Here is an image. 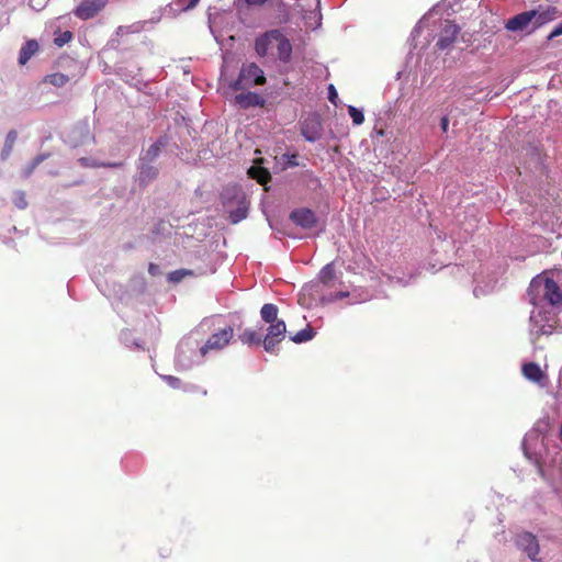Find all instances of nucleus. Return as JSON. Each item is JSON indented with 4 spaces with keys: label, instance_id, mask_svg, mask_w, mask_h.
Listing matches in <instances>:
<instances>
[{
    "label": "nucleus",
    "instance_id": "f257e3e1",
    "mask_svg": "<svg viewBox=\"0 0 562 562\" xmlns=\"http://www.w3.org/2000/svg\"><path fill=\"white\" fill-rule=\"evenodd\" d=\"M528 297L533 306L529 318L531 335L552 334L557 311L562 305V289L546 273L538 274L530 282Z\"/></svg>",
    "mask_w": 562,
    "mask_h": 562
},
{
    "label": "nucleus",
    "instance_id": "f03ea898",
    "mask_svg": "<svg viewBox=\"0 0 562 562\" xmlns=\"http://www.w3.org/2000/svg\"><path fill=\"white\" fill-rule=\"evenodd\" d=\"M221 196L232 223H239L247 217L249 202L240 187L228 186L223 190Z\"/></svg>",
    "mask_w": 562,
    "mask_h": 562
},
{
    "label": "nucleus",
    "instance_id": "7ed1b4c3",
    "mask_svg": "<svg viewBox=\"0 0 562 562\" xmlns=\"http://www.w3.org/2000/svg\"><path fill=\"white\" fill-rule=\"evenodd\" d=\"M234 339V329L231 325L217 328L212 333L203 346L200 347V356L224 350Z\"/></svg>",
    "mask_w": 562,
    "mask_h": 562
},
{
    "label": "nucleus",
    "instance_id": "20e7f679",
    "mask_svg": "<svg viewBox=\"0 0 562 562\" xmlns=\"http://www.w3.org/2000/svg\"><path fill=\"white\" fill-rule=\"evenodd\" d=\"M335 279L334 263H327L322 268L318 273L317 281H313L305 284L300 293L299 302L301 305H308L311 302L306 301V296H313L314 293H318L319 283L325 286H331V281Z\"/></svg>",
    "mask_w": 562,
    "mask_h": 562
},
{
    "label": "nucleus",
    "instance_id": "39448f33",
    "mask_svg": "<svg viewBox=\"0 0 562 562\" xmlns=\"http://www.w3.org/2000/svg\"><path fill=\"white\" fill-rule=\"evenodd\" d=\"M266 82L262 69L251 63L244 65L240 69L237 80L233 85V89L241 90L252 86H260Z\"/></svg>",
    "mask_w": 562,
    "mask_h": 562
},
{
    "label": "nucleus",
    "instance_id": "423d86ee",
    "mask_svg": "<svg viewBox=\"0 0 562 562\" xmlns=\"http://www.w3.org/2000/svg\"><path fill=\"white\" fill-rule=\"evenodd\" d=\"M205 356H200V348L196 350L189 341H181L178 346L176 366L181 370H189L193 366L202 363Z\"/></svg>",
    "mask_w": 562,
    "mask_h": 562
},
{
    "label": "nucleus",
    "instance_id": "0eeeda50",
    "mask_svg": "<svg viewBox=\"0 0 562 562\" xmlns=\"http://www.w3.org/2000/svg\"><path fill=\"white\" fill-rule=\"evenodd\" d=\"M306 27L316 30L322 24L321 0H297Z\"/></svg>",
    "mask_w": 562,
    "mask_h": 562
},
{
    "label": "nucleus",
    "instance_id": "6e6552de",
    "mask_svg": "<svg viewBox=\"0 0 562 562\" xmlns=\"http://www.w3.org/2000/svg\"><path fill=\"white\" fill-rule=\"evenodd\" d=\"M286 325L284 321L269 324L263 336V349L267 352H274L276 347L285 338Z\"/></svg>",
    "mask_w": 562,
    "mask_h": 562
},
{
    "label": "nucleus",
    "instance_id": "1a4fd4ad",
    "mask_svg": "<svg viewBox=\"0 0 562 562\" xmlns=\"http://www.w3.org/2000/svg\"><path fill=\"white\" fill-rule=\"evenodd\" d=\"M516 544L519 550L527 554L531 561H541L539 557L540 547L538 539L531 532H521L516 537Z\"/></svg>",
    "mask_w": 562,
    "mask_h": 562
},
{
    "label": "nucleus",
    "instance_id": "9d476101",
    "mask_svg": "<svg viewBox=\"0 0 562 562\" xmlns=\"http://www.w3.org/2000/svg\"><path fill=\"white\" fill-rule=\"evenodd\" d=\"M533 12L525 11L514 15L505 22V29L509 32H526L530 34L535 31L532 19Z\"/></svg>",
    "mask_w": 562,
    "mask_h": 562
},
{
    "label": "nucleus",
    "instance_id": "9b49d317",
    "mask_svg": "<svg viewBox=\"0 0 562 562\" xmlns=\"http://www.w3.org/2000/svg\"><path fill=\"white\" fill-rule=\"evenodd\" d=\"M302 136L311 143L318 140L323 135V124L318 115H308L301 124Z\"/></svg>",
    "mask_w": 562,
    "mask_h": 562
},
{
    "label": "nucleus",
    "instance_id": "f8f14e48",
    "mask_svg": "<svg viewBox=\"0 0 562 562\" xmlns=\"http://www.w3.org/2000/svg\"><path fill=\"white\" fill-rule=\"evenodd\" d=\"M105 5V0H83L76 9L75 14L81 20H89L97 15Z\"/></svg>",
    "mask_w": 562,
    "mask_h": 562
},
{
    "label": "nucleus",
    "instance_id": "ddd939ff",
    "mask_svg": "<svg viewBox=\"0 0 562 562\" xmlns=\"http://www.w3.org/2000/svg\"><path fill=\"white\" fill-rule=\"evenodd\" d=\"M459 32L460 27L457 24L447 21L441 30L439 40L437 42L438 48L442 50L449 48L456 41V37L459 34Z\"/></svg>",
    "mask_w": 562,
    "mask_h": 562
},
{
    "label": "nucleus",
    "instance_id": "4468645a",
    "mask_svg": "<svg viewBox=\"0 0 562 562\" xmlns=\"http://www.w3.org/2000/svg\"><path fill=\"white\" fill-rule=\"evenodd\" d=\"M279 38V30H271L256 40L255 48L258 55L266 56L268 52L276 46V40Z\"/></svg>",
    "mask_w": 562,
    "mask_h": 562
},
{
    "label": "nucleus",
    "instance_id": "2eb2a0df",
    "mask_svg": "<svg viewBox=\"0 0 562 562\" xmlns=\"http://www.w3.org/2000/svg\"><path fill=\"white\" fill-rule=\"evenodd\" d=\"M290 218L303 228H312L316 224L315 213L310 209H297L290 214Z\"/></svg>",
    "mask_w": 562,
    "mask_h": 562
},
{
    "label": "nucleus",
    "instance_id": "dca6fc26",
    "mask_svg": "<svg viewBox=\"0 0 562 562\" xmlns=\"http://www.w3.org/2000/svg\"><path fill=\"white\" fill-rule=\"evenodd\" d=\"M235 102L243 109L263 106L265 99L256 92H243L235 97Z\"/></svg>",
    "mask_w": 562,
    "mask_h": 562
},
{
    "label": "nucleus",
    "instance_id": "f3484780",
    "mask_svg": "<svg viewBox=\"0 0 562 562\" xmlns=\"http://www.w3.org/2000/svg\"><path fill=\"white\" fill-rule=\"evenodd\" d=\"M535 13L532 19L535 31L542 25L553 21L557 18L558 9L555 7H548L544 10H530Z\"/></svg>",
    "mask_w": 562,
    "mask_h": 562
},
{
    "label": "nucleus",
    "instance_id": "a211bd4d",
    "mask_svg": "<svg viewBox=\"0 0 562 562\" xmlns=\"http://www.w3.org/2000/svg\"><path fill=\"white\" fill-rule=\"evenodd\" d=\"M158 175V169L153 166V162L142 161L138 162V181L142 186H147Z\"/></svg>",
    "mask_w": 562,
    "mask_h": 562
},
{
    "label": "nucleus",
    "instance_id": "6ab92c4d",
    "mask_svg": "<svg viewBox=\"0 0 562 562\" xmlns=\"http://www.w3.org/2000/svg\"><path fill=\"white\" fill-rule=\"evenodd\" d=\"M522 374L527 380L543 385L546 375L537 363L530 362L524 364Z\"/></svg>",
    "mask_w": 562,
    "mask_h": 562
},
{
    "label": "nucleus",
    "instance_id": "aec40b11",
    "mask_svg": "<svg viewBox=\"0 0 562 562\" xmlns=\"http://www.w3.org/2000/svg\"><path fill=\"white\" fill-rule=\"evenodd\" d=\"M278 50V57L280 60L286 63L291 58L292 45L290 41L279 31V38L276 40V46Z\"/></svg>",
    "mask_w": 562,
    "mask_h": 562
},
{
    "label": "nucleus",
    "instance_id": "412c9836",
    "mask_svg": "<svg viewBox=\"0 0 562 562\" xmlns=\"http://www.w3.org/2000/svg\"><path fill=\"white\" fill-rule=\"evenodd\" d=\"M279 308L277 305L272 303H266L262 305L260 310V317L266 324H272L274 322H280L281 319L278 318Z\"/></svg>",
    "mask_w": 562,
    "mask_h": 562
},
{
    "label": "nucleus",
    "instance_id": "4be33fe9",
    "mask_svg": "<svg viewBox=\"0 0 562 562\" xmlns=\"http://www.w3.org/2000/svg\"><path fill=\"white\" fill-rule=\"evenodd\" d=\"M166 142L164 139H158L146 150L144 155L139 157L142 161L154 162L160 155L161 148L165 147Z\"/></svg>",
    "mask_w": 562,
    "mask_h": 562
},
{
    "label": "nucleus",
    "instance_id": "5701e85b",
    "mask_svg": "<svg viewBox=\"0 0 562 562\" xmlns=\"http://www.w3.org/2000/svg\"><path fill=\"white\" fill-rule=\"evenodd\" d=\"M37 49L38 44L35 40L27 41L20 50L19 63L25 65Z\"/></svg>",
    "mask_w": 562,
    "mask_h": 562
},
{
    "label": "nucleus",
    "instance_id": "b1692460",
    "mask_svg": "<svg viewBox=\"0 0 562 562\" xmlns=\"http://www.w3.org/2000/svg\"><path fill=\"white\" fill-rule=\"evenodd\" d=\"M239 339L243 344L249 346H258L260 344L263 345V336L260 333L250 328L245 329L243 334L239 335Z\"/></svg>",
    "mask_w": 562,
    "mask_h": 562
},
{
    "label": "nucleus",
    "instance_id": "393cba45",
    "mask_svg": "<svg viewBox=\"0 0 562 562\" xmlns=\"http://www.w3.org/2000/svg\"><path fill=\"white\" fill-rule=\"evenodd\" d=\"M16 138H18L16 131L11 130V131L8 132V134L5 136L3 148H2L1 154H0V157H1L2 160L8 159L9 156L11 155V151L13 149V146H14L15 142H16Z\"/></svg>",
    "mask_w": 562,
    "mask_h": 562
},
{
    "label": "nucleus",
    "instance_id": "a878e982",
    "mask_svg": "<svg viewBox=\"0 0 562 562\" xmlns=\"http://www.w3.org/2000/svg\"><path fill=\"white\" fill-rule=\"evenodd\" d=\"M314 336L315 331L311 327H306L291 336L290 339L295 344H302L312 340Z\"/></svg>",
    "mask_w": 562,
    "mask_h": 562
},
{
    "label": "nucleus",
    "instance_id": "bb28decb",
    "mask_svg": "<svg viewBox=\"0 0 562 562\" xmlns=\"http://www.w3.org/2000/svg\"><path fill=\"white\" fill-rule=\"evenodd\" d=\"M68 80H69V78L66 75L60 74V72L50 74V75L45 76V78H44V82L49 83L55 87H58V88L64 87L68 82Z\"/></svg>",
    "mask_w": 562,
    "mask_h": 562
},
{
    "label": "nucleus",
    "instance_id": "cd10ccee",
    "mask_svg": "<svg viewBox=\"0 0 562 562\" xmlns=\"http://www.w3.org/2000/svg\"><path fill=\"white\" fill-rule=\"evenodd\" d=\"M248 173L251 178L257 179V181L260 183H265L270 178V175L268 171L256 168V167H251L248 170Z\"/></svg>",
    "mask_w": 562,
    "mask_h": 562
},
{
    "label": "nucleus",
    "instance_id": "c85d7f7f",
    "mask_svg": "<svg viewBox=\"0 0 562 562\" xmlns=\"http://www.w3.org/2000/svg\"><path fill=\"white\" fill-rule=\"evenodd\" d=\"M46 155H38L35 157L24 169H23V176L25 178L30 177L32 172L35 170V168L43 162L46 159Z\"/></svg>",
    "mask_w": 562,
    "mask_h": 562
},
{
    "label": "nucleus",
    "instance_id": "c756f323",
    "mask_svg": "<svg viewBox=\"0 0 562 562\" xmlns=\"http://www.w3.org/2000/svg\"><path fill=\"white\" fill-rule=\"evenodd\" d=\"M348 114L350 115L355 125H361L364 121L363 112L353 105L348 106Z\"/></svg>",
    "mask_w": 562,
    "mask_h": 562
},
{
    "label": "nucleus",
    "instance_id": "7c9ffc66",
    "mask_svg": "<svg viewBox=\"0 0 562 562\" xmlns=\"http://www.w3.org/2000/svg\"><path fill=\"white\" fill-rule=\"evenodd\" d=\"M192 274V271L190 270H187V269H180V270H176V271H172L168 274V281L172 282V283H178L180 282L184 277L187 276H191Z\"/></svg>",
    "mask_w": 562,
    "mask_h": 562
},
{
    "label": "nucleus",
    "instance_id": "2f4dec72",
    "mask_svg": "<svg viewBox=\"0 0 562 562\" xmlns=\"http://www.w3.org/2000/svg\"><path fill=\"white\" fill-rule=\"evenodd\" d=\"M349 295V293L347 291H340V292H337L335 294H330L328 296H322L321 297V301L322 303H331V302H335L337 300H341L344 297H347Z\"/></svg>",
    "mask_w": 562,
    "mask_h": 562
},
{
    "label": "nucleus",
    "instance_id": "473e14b6",
    "mask_svg": "<svg viewBox=\"0 0 562 562\" xmlns=\"http://www.w3.org/2000/svg\"><path fill=\"white\" fill-rule=\"evenodd\" d=\"M13 203L20 210L25 209L27 206V202H26L24 193L21 191L15 192L14 198H13Z\"/></svg>",
    "mask_w": 562,
    "mask_h": 562
},
{
    "label": "nucleus",
    "instance_id": "72a5a7b5",
    "mask_svg": "<svg viewBox=\"0 0 562 562\" xmlns=\"http://www.w3.org/2000/svg\"><path fill=\"white\" fill-rule=\"evenodd\" d=\"M71 38H72V34H71V32H69V31H65V32H64V33H61L59 36L55 37L54 43H55L58 47H61V46H64L65 44H67Z\"/></svg>",
    "mask_w": 562,
    "mask_h": 562
},
{
    "label": "nucleus",
    "instance_id": "f704fd0d",
    "mask_svg": "<svg viewBox=\"0 0 562 562\" xmlns=\"http://www.w3.org/2000/svg\"><path fill=\"white\" fill-rule=\"evenodd\" d=\"M79 162H80L81 166L87 167V168H98V167H101V162H99L94 158L82 157V158L79 159Z\"/></svg>",
    "mask_w": 562,
    "mask_h": 562
},
{
    "label": "nucleus",
    "instance_id": "c9c22d12",
    "mask_svg": "<svg viewBox=\"0 0 562 562\" xmlns=\"http://www.w3.org/2000/svg\"><path fill=\"white\" fill-rule=\"evenodd\" d=\"M161 379L172 389L180 387V380L173 375H161Z\"/></svg>",
    "mask_w": 562,
    "mask_h": 562
},
{
    "label": "nucleus",
    "instance_id": "e433bc0d",
    "mask_svg": "<svg viewBox=\"0 0 562 562\" xmlns=\"http://www.w3.org/2000/svg\"><path fill=\"white\" fill-rule=\"evenodd\" d=\"M199 0H178L177 4L182 10H190L193 9L198 4Z\"/></svg>",
    "mask_w": 562,
    "mask_h": 562
},
{
    "label": "nucleus",
    "instance_id": "4c0bfd02",
    "mask_svg": "<svg viewBox=\"0 0 562 562\" xmlns=\"http://www.w3.org/2000/svg\"><path fill=\"white\" fill-rule=\"evenodd\" d=\"M562 35V22L557 24L553 30L551 31V33L548 35V41H551L558 36H561Z\"/></svg>",
    "mask_w": 562,
    "mask_h": 562
},
{
    "label": "nucleus",
    "instance_id": "58836bf2",
    "mask_svg": "<svg viewBox=\"0 0 562 562\" xmlns=\"http://www.w3.org/2000/svg\"><path fill=\"white\" fill-rule=\"evenodd\" d=\"M338 98L337 91L333 85L328 87V99L331 103H336V99Z\"/></svg>",
    "mask_w": 562,
    "mask_h": 562
},
{
    "label": "nucleus",
    "instance_id": "ea45409f",
    "mask_svg": "<svg viewBox=\"0 0 562 562\" xmlns=\"http://www.w3.org/2000/svg\"><path fill=\"white\" fill-rule=\"evenodd\" d=\"M284 157L288 159L286 160V164L290 166V167H295L297 166V161H296V155H284Z\"/></svg>",
    "mask_w": 562,
    "mask_h": 562
},
{
    "label": "nucleus",
    "instance_id": "a19ab883",
    "mask_svg": "<svg viewBox=\"0 0 562 562\" xmlns=\"http://www.w3.org/2000/svg\"><path fill=\"white\" fill-rule=\"evenodd\" d=\"M422 22H419L412 31V38L415 40L419 34H420V30H422V25H420Z\"/></svg>",
    "mask_w": 562,
    "mask_h": 562
},
{
    "label": "nucleus",
    "instance_id": "79ce46f5",
    "mask_svg": "<svg viewBox=\"0 0 562 562\" xmlns=\"http://www.w3.org/2000/svg\"><path fill=\"white\" fill-rule=\"evenodd\" d=\"M449 120L447 116H443L440 122V126L443 133L448 131Z\"/></svg>",
    "mask_w": 562,
    "mask_h": 562
},
{
    "label": "nucleus",
    "instance_id": "37998d69",
    "mask_svg": "<svg viewBox=\"0 0 562 562\" xmlns=\"http://www.w3.org/2000/svg\"><path fill=\"white\" fill-rule=\"evenodd\" d=\"M268 0H245L248 5H262Z\"/></svg>",
    "mask_w": 562,
    "mask_h": 562
},
{
    "label": "nucleus",
    "instance_id": "c03bdc74",
    "mask_svg": "<svg viewBox=\"0 0 562 562\" xmlns=\"http://www.w3.org/2000/svg\"><path fill=\"white\" fill-rule=\"evenodd\" d=\"M148 271L151 276H156L159 273V267L154 265V263H150L149 265V268H148Z\"/></svg>",
    "mask_w": 562,
    "mask_h": 562
},
{
    "label": "nucleus",
    "instance_id": "a18cd8bd",
    "mask_svg": "<svg viewBox=\"0 0 562 562\" xmlns=\"http://www.w3.org/2000/svg\"><path fill=\"white\" fill-rule=\"evenodd\" d=\"M121 166L122 162H101V167L119 168Z\"/></svg>",
    "mask_w": 562,
    "mask_h": 562
},
{
    "label": "nucleus",
    "instance_id": "49530a36",
    "mask_svg": "<svg viewBox=\"0 0 562 562\" xmlns=\"http://www.w3.org/2000/svg\"><path fill=\"white\" fill-rule=\"evenodd\" d=\"M473 293L475 296H480L482 294H485L486 291H484L481 286H475L474 290H473Z\"/></svg>",
    "mask_w": 562,
    "mask_h": 562
},
{
    "label": "nucleus",
    "instance_id": "de8ad7c7",
    "mask_svg": "<svg viewBox=\"0 0 562 562\" xmlns=\"http://www.w3.org/2000/svg\"><path fill=\"white\" fill-rule=\"evenodd\" d=\"M130 335H131V333H130V331H122V335H121L122 339L124 340V342H125L127 346H130V340H128V336H130Z\"/></svg>",
    "mask_w": 562,
    "mask_h": 562
},
{
    "label": "nucleus",
    "instance_id": "09e8293b",
    "mask_svg": "<svg viewBox=\"0 0 562 562\" xmlns=\"http://www.w3.org/2000/svg\"><path fill=\"white\" fill-rule=\"evenodd\" d=\"M527 440L528 438H525L524 442H522V447H524V451H525V454L528 456V450H527Z\"/></svg>",
    "mask_w": 562,
    "mask_h": 562
},
{
    "label": "nucleus",
    "instance_id": "8fccbe9b",
    "mask_svg": "<svg viewBox=\"0 0 562 562\" xmlns=\"http://www.w3.org/2000/svg\"><path fill=\"white\" fill-rule=\"evenodd\" d=\"M132 344L136 347V348H142L140 345L136 341V340H133Z\"/></svg>",
    "mask_w": 562,
    "mask_h": 562
}]
</instances>
